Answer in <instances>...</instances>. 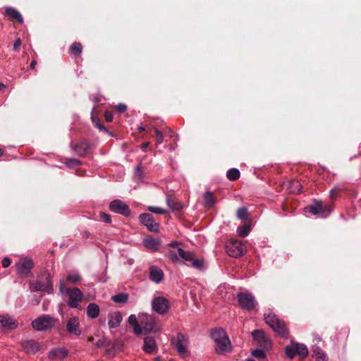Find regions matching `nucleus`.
I'll return each instance as SVG.
<instances>
[{
	"mask_svg": "<svg viewBox=\"0 0 361 361\" xmlns=\"http://www.w3.org/2000/svg\"><path fill=\"white\" fill-rule=\"evenodd\" d=\"M109 209L114 213L129 216L131 214L129 206L119 199L114 200L109 203Z\"/></svg>",
	"mask_w": 361,
	"mask_h": 361,
	"instance_id": "nucleus-10",
	"label": "nucleus"
},
{
	"mask_svg": "<svg viewBox=\"0 0 361 361\" xmlns=\"http://www.w3.org/2000/svg\"><path fill=\"white\" fill-rule=\"evenodd\" d=\"M143 245L148 250L156 252L159 249L161 240L159 238L148 237L143 240Z\"/></svg>",
	"mask_w": 361,
	"mask_h": 361,
	"instance_id": "nucleus-23",
	"label": "nucleus"
},
{
	"mask_svg": "<svg viewBox=\"0 0 361 361\" xmlns=\"http://www.w3.org/2000/svg\"><path fill=\"white\" fill-rule=\"evenodd\" d=\"M90 236V233L89 231H85L83 233H82V237L84 238H88Z\"/></svg>",
	"mask_w": 361,
	"mask_h": 361,
	"instance_id": "nucleus-52",
	"label": "nucleus"
},
{
	"mask_svg": "<svg viewBox=\"0 0 361 361\" xmlns=\"http://www.w3.org/2000/svg\"><path fill=\"white\" fill-rule=\"evenodd\" d=\"M99 217L106 224H110L111 222V216L108 214L100 212Z\"/></svg>",
	"mask_w": 361,
	"mask_h": 361,
	"instance_id": "nucleus-43",
	"label": "nucleus"
},
{
	"mask_svg": "<svg viewBox=\"0 0 361 361\" xmlns=\"http://www.w3.org/2000/svg\"><path fill=\"white\" fill-rule=\"evenodd\" d=\"M56 324L54 317L49 314H43L32 321V325L36 331H47L52 329Z\"/></svg>",
	"mask_w": 361,
	"mask_h": 361,
	"instance_id": "nucleus-7",
	"label": "nucleus"
},
{
	"mask_svg": "<svg viewBox=\"0 0 361 361\" xmlns=\"http://www.w3.org/2000/svg\"><path fill=\"white\" fill-rule=\"evenodd\" d=\"M178 245H179V243L176 240H173V241L171 242L170 243H169L168 246L170 247H175Z\"/></svg>",
	"mask_w": 361,
	"mask_h": 361,
	"instance_id": "nucleus-50",
	"label": "nucleus"
},
{
	"mask_svg": "<svg viewBox=\"0 0 361 361\" xmlns=\"http://www.w3.org/2000/svg\"><path fill=\"white\" fill-rule=\"evenodd\" d=\"M140 131L142 132V131H144L145 130V128H140Z\"/></svg>",
	"mask_w": 361,
	"mask_h": 361,
	"instance_id": "nucleus-57",
	"label": "nucleus"
},
{
	"mask_svg": "<svg viewBox=\"0 0 361 361\" xmlns=\"http://www.w3.org/2000/svg\"><path fill=\"white\" fill-rule=\"evenodd\" d=\"M82 44L80 42H75L72 44L70 50L69 54L71 55H75L76 56H78L82 53Z\"/></svg>",
	"mask_w": 361,
	"mask_h": 361,
	"instance_id": "nucleus-31",
	"label": "nucleus"
},
{
	"mask_svg": "<svg viewBox=\"0 0 361 361\" xmlns=\"http://www.w3.org/2000/svg\"><path fill=\"white\" fill-rule=\"evenodd\" d=\"M291 185L294 188L292 190L293 192L299 193L302 191V185L298 180H293L291 182Z\"/></svg>",
	"mask_w": 361,
	"mask_h": 361,
	"instance_id": "nucleus-41",
	"label": "nucleus"
},
{
	"mask_svg": "<svg viewBox=\"0 0 361 361\" xmlns=\"http://www.w3.org/2000/svg\"><path fill=\"white\" fill-rule=\"evenodd\" d=\"M0 323L4 328H6L10 330L15 329L18 327V322L11 317L8 315H1L0 314Z\"/></svg>",
	"mask_w": 361,
	"mask_h": 361,
	"instance_id": "nucleus-22",
	"label": "nucleus"
},
{
	"mask_svg": "<svg viewBox=\"0 0 361 361\" xmlns=\"http://www.w3.org/2000/svg\"><path fill=\"white\" fill-rule=\"evenodd\" d=\"M216 202V198L214 197L213 193L210 191H207L204 194L203 197V204L204 205L207 207L210 208L212 207L213 205Z\"/></svg>",
	"mask_w": 361,
	"mask_h": 361,
	"instance_id": "nucleus-28",
	"label": "nucleus"
},
{
	"mask_svg": "<svg viewBox=\"0 0 361 361\" xmlns=\"http://www.w3.org/2000/svg\"><path fill=\"white\" fill-rule=\"evenodd\" d=\"M89 145L87 142H82L75 145L73 147V150L79 156H85L88 150Z\"/></svg>",
	"mask_w": 361,
	"mask_h": 361,
	"instance_id": "nucleus-29",
	"label": "nucleus"
},
{
	"mask_svg": "<svg viewBox=\"0 0 361 361\" xmlns=\"http://www.w3.org/2000/svg\"><path fill=\"white\" fill-rule=\"evenodd\" d=\"M307 211L313 215H318L323 212V205L321 202H317L314 204L307 207Z\"/></svg>",
	"mask_w": 361,
	"mask_h": 361,
	"instance_id": "nucleus-30",
	"label": "nucleus"
},
{
	"mask_svg": "<svg viewBox=\"0 0 361 361\" xmlns=\"http://www.w3.org/2000/svg\"><path fill=\"white\" fill-rule=\"evenodd\" d=\"M10 264H11L10 259L8 258V257L4 258V259L2 260V266H3V267L6 268Z\"/></svg>",
	"mask_w": 361,
	"mask_h": 361,
	"instance_id": "nucleus-48",
	"label": "nucleus"
},
{
	"mask_svg": "<svg viewBox=\"0 0 361 361\" xmlns=\"http://www.w3.org/2000/svg\"><path fill=\"white\" fill-rule=\"evenodd\" d=\"M226 177L229 180L235 181L240 178V171L237 169H230L226 173Z\"/></svg>",
	"mask_w": 361,
	"mask_h": 361,
	"instance_id": "nucleus-33",
	"label": "nucleus"
},
{
	"mask_svg": "<svg viewBox=\"0 0 361 361\" xmlns=\"http://www.w3.org/2000/svg\"><path fill=\"white\" fill-rule=\"evenodd\" d=\"M285 353L290 359H293L296 355L304 358L307 356L308 350L304 344L291 341L290 344L285 348Z\"/></svg>",
	"mask_w": 361,
	"mask_h": 361,
	"instance_id": "nucleus-6",
	"label": "nucleus"
},
{
	"mask_svg": "<svg viewBox=\"0 0 361 361\" xmlns=\"http://www.w3.org/2000/svg\"><path fill=\"white\" fill-rule=\"evenodd\" d=\"M17 272L21 277H27L33 267V262L28 258H23L16 264Z\"/></svg>",
	"mask_w": 361,
	"mask_h": 361,
	"instance_id": "nucleus-14",
	"label": "nucleus"
},
{
	"mask_svg": "<svg viewBox=\"0 0 361 361\" xmlns=\"http://www.w3.org/2000/svg\"><path fill=\"white\" fill-rule=\"evenodd\" d=\"M21 46V39L20 38H17L15 39L13 43V50L18 52L20 50V47Z\"/></svg>",
	"mask_w": 361,
	"mask_h": 361,
	"instance_id": "nucleus-45",
	"label": "nucleus"
},
{
	"mask_svg": "<svg viewBox=\"0 0 361 361\" xmlns=\"http://www.w3.org/2000/svg\"><path fill=\"white\" fill-rule=\"evenodd\" d=\"M155 361H161V357H157L155 358Z\"/></svg>",
	"mask_w": 361,
	"mask_h": 361,
	"instance_id": "nucleus-56",
	"label": "nucleus"
},
{
	"mask_svg": "<svg viewBox=\"0 0 361 361\" xmlns=\"http://www.w3.org/2000/svg\"><path fill=\"white\" fill-rule=\"evenodd\" d=\"M104 117H105V120L107 121V122H111L113 121V118H114V116L110 112H105L104 114Z\"/></svg>",
	"mask_w": 361,
	"mask_h": 361,
	"instance_id": "nucleus-47",
	"label": "nucleus"
},
{
	"mask_svg": "<svg viewBox=\"0 0 361 361\" xmlns=\"http://www.w3.org/2000/svg\"><path fill=\"white\" fill-rule=\"evenodd\" d=\"M264 320L275 332L283 338H288L289 331L285 323L274 313L264 314Z\"/></svg>",
	"mask_w": 361,
	"mask_h": 361,
	"instance_id": "nucleus-4",
	"label": "nucleus"
},
{
	"mask_svg": "<svg viewBox=\"0 0 361 361\" xmlns=\"http://www.w3.org/2000/svg\"><path fill=\"white\" fill-rule=\"evenodd\" d=\"M60 290L62 293H65L68 296L66 301L67 305L71 308H76L81 310L82 307L80 302L82 301L83 293L78 288H68L64 290L62 284L60 286Z\"/></svg>",
	"mask_w": 361,
	"mask_h": 361,
	"instance_id": "nucleus-5",
	"label": "nucleus"
},
{
	"mask_svg": "<svg viewBox=\"0 0 361 361\" xmlns=\"http://www.w3.org/2000/svg\"><path fill=\"white\" fill-rule=\"evenodd\" d=\"M341 190V188H339L338 186H335V187H334V188L331 190V191H330V196H331V199H335V198H336V197L338 196V195H339V193H340Z\"/></svg>",
	"mask_w": 361,
	"mask_h": 361,
	"instance_id": "nucleus-42",
	"label": "nucleus"
},
{
	"mask_svg": "<svg viewBox=\"0 0 361 361\" xmlns=\"http://www.w3.org/2000/svg\"><path fill=\"white\" fill-rule=\"evenodd\" d=\"M4 14L11 19L16 20V21L20 24H23L24 22L20 13L13 7H6L5 8Z\"/></svg>",
	"mask_w": 361,
	"mask_h": 361,
	"instance_id": "nucleus-25",
	"label": "nucleus"
},
{
	"mask_svg": "<svg viewBox=\"0 0 361 361\" xmlns=\"http://www.w3.org/2000/svg\"><path fill=\"white\" fill-rule=\"evenodd\" d=\"M317 361H325V355L319 354L317 357Z\"/></svg>",
	"mask_w": 361,
	"mask_h": 361,
	"instance_id": "nucleus-49",
	"label": "nucleus"
},
{
	"mask_svg": "<svg viewBox=\"0 0 361 361\" xmlns=\"http://www.w3.org/2000/svg\"><path fill=\"white\" fill-rule=\"evenodd\" d=\"M157 350V345L153 336H147L144 338L143 350L145 353L151 354Z\"/></svg>",
	"mask_w": 361,
	"mask_h": 361,
	"instance_id": "nucleus-21",
	"label": "nucleus"
},
{
	"mask_svg": "<svg viewBox=\"0 0 361 361\" xmlns=\"http://www.w3.org/2000/svg\"><path fill=\"white\" fill-rule=\"evenodd\" d=\"M148 145H149L148 142H144L141 145V149L145 151L147 149V147H148Z\"/></svg>",
	"mask_w": 361,
	"mask_h": 361,
	"instance_id": "nucleus-51",
	"label": "nucleus"
},
{
	"mask_svg": "<svg viewBox=\"0 0 361 361\" xmlns=\"http://www.w3.org/2000/svg\"><path fill=\"white\" fill-rule=\"evenodd\" d=\"M252 355L255 357H258V358H261V359H263L266 357V354H265L264 351L262 349H255V350H253L252 352Z\"/></svg>",
	"mask_w": 361,
	"mask_h": 361,
	"instance_id": "nucleus-40",
	"label": "nucleus"
},
{
	"mask_svg": "<svg viewBox=\"0 0 361 361\" xmlns=\"http://www.w3.org/2000/svg\"><path fill=\"white\" fill-rule=\"evenodd\" d=\"M188 343V339L184 334H178L175 347L180 356L186 357L190 355V352L187 350Z\"/></svg>",
	"mask_w": 361,
	"mask_h": 361,
	"instance_id": "nucleus-13",
	"label": "nucleus"
},
{
	"mask_svg": "<svg viewBox=\"0 0 361 361\" xmlns=\"http://www.w3.org/2000/svg\"><path fill=\"white\" fill-rule=\"evenodd\" d=\"M253 339L257 344L264 348H269L271 345L270 339L266 336L262 330L257 329L252 332Z\"/></svg>",
	"mask_w": 361,
	"mask_h": 361,
	"instance_id": "nucleus-17",
	"label": "nucleus"
},
{
	"mask_svg": "<svg viewBox=\"0 0 361 361\" xmlns=\"http://www.w3.org/2000/svg\"><path fill=\"white\" fill-rule=\"evenodd\" d=\"M236 216L238 219L240 220H245L248 216L247 209L245 207H242L238 209Z\"/></svg>",
	"mask_w": 361,
	"mask_h": 361,
	"instance_id": "nucleus-37",
	"label": "nucleus"
},
{
	"mask_svg": "<svg viewBox=\"0 0 361 361\" xmlns=\"http://www.w3.org/2000/svg\"><path fill=\"white\" fill-rule=\"evenodd\" d=\"M65 164L69 168L78 166L80 164V161L77 159H68L65 161Z\"/></svg>",
	"mask_w": 361,
	"mask_h": 361,
	"instance_id": "nucleus-39",
	"label": "nucleus"
},
{
	"mask_svg": "<svg viewBox=\"0 0 361 361\" xmlns=\"http://www.w3.org/2000/svg\"><path fill=\"white\" fill-rule=\"evenodd\" d=\"M46 283H44L41 279L37 280L35 283H32L30 285V288L32 291L44 290L50 293L53 291V286L51 282L50 278L47 276L45 278Z\"/></svg>",
	"mask_w": 361,
	"mask_h": 361,
	"instance_id": "nucleus-16",
	"label": "nucleus"
},
{
	"mask_svg": "<svg viewBox=\"0 0 361 361\" xmlns=\"http://www.w3.org/2000/svg\"><path fill=\"white\" fill-rule=\"evenodd\" d=\"M227 253L233 257H239L242 256L245 251V247L242 242L237 240H231L226 243Z\"/></svg>",
	"mask_w": 361,
	"mask_h": 361,
	"instance_id": "nucleus-9",
	"label": "nucleus"
},
{
	"mask_svg": "<svg viewBox=\"0 0 361 361\" xmlns=\"http://www.w3.org/2000/svg\"><path fill=\"white\" fill-rule=\"evenodd\" d=\"M152 308L157 314L164 315L169 309V302L162 296L155 297L152 301Z\"/></svg>",
	"mask_w": 361,
	"mask_h": 361,
	"instance_id": "nucleus-12",
	"label": "nucleus"
},
{
	"mask_svg": "<svg viewBox=\"0 0 361 361\" xmlns=\"http://www.w3.org/2000/svg\"><path fill=\"white\" fill-rule=\"evenodd\" d=\"M3 154V151L1 149H0V155H1Z\"/></svg>",
	"mask_w": 361,
	"mask_h": 361,
	"instance_id": "nucleus-59",
	"label": "nucleus"
},
{
	"mask_svg": "<svg viewBox=\"0 0 361 361\" xmlns=\"http://www.w3.org/2000/svg\"><path fill=\"white\" fill-rule=\"evenodd\" d=\"M116 111L119 113V114H121V113H123L126 111L127 109V106L124 104H118L116 106Z\"/></svg>",
	"mask_w": 361,
	"mask_h": 361,
	"instance_id": "nucleus-46",
	"label": "nucleus"
},
{
	"mask_svg": "<svg viewBox=\"0 0 361 361\" xmlns=\"http://www.w3.org/2000/svg\"><path fill=\"white\" fill-rule=\"evenodd\" d=\"M246 361H255V360H252V359H248V360H247Z\"/></svg>",
	"mask_w": 361,
	"mask_h": 361,
	"instance_id": "nucleus-58",
	"label": "nucleus"
},
{
	"mask_svg": "<svg viewBox=\"0 0 361 361\" xmlns=\"http://www.w3.org/2000/svg\"><path fill=\"white\" fill-rule=\"evenodd\" d=\"M65 329L69 336H80L82 334L80 322L78 317L73 316L69 317L65 324Z\"/></svg>",
	"mask_w": 361,
	"mask_h": 361,
	"instance_id": "nucleus-8",
	"label": "nucleus"
},
{
	"mask_svg": "<svg viewBox=\"0 0 361 361\" xmlns=\"http://www.w3.org/2000/svg\"><path fill=\"white\" fill-rule=\"evenodd\" d=\"M112 301L115 303H126L128 300V295L127 293H118L111 297Z\"/></svg>",
	"mask_w": 361,
	"mask_h": 361,
	"instance_id": "nucleus-32",
	"label": "nucleus"
},
{
	"mask_svg": "<svg viewBox=\"0 0 361 361\" xmlns=\"http://www.w3.org/2000/svg\"><path fill=\"white\" fill-rule=\"evenodd\" d=\"M237 300L240 306L246 310L250 311L255 307V297L250 293H240L237 295Z\"/></svg>",
	"mask_w": 361,
	"mask_h": 361,
	"instance_id": "nucleus-11",
	"label": "nucleus"
},
{
	"mask_svg": "<svg viewBox=\"0 0 361 361\" xmlns=\"http://www.w3.org/2000/svg\"><path fill=\"white\" fill-rule=\"evenodd\" d=\"M23 350L26 354L35 355L40 350L39 343L35 340H25L20 343Z\"/></svg>",
	"mask_w": 361,
	"mask_h": 361,
	"instance_id": "nucleus-18",
	"label": "nucleus"
},
{
	"mask_svg": "<svg viewBox=\"0 0 361 361\" xmlns=\"http://www.w3.org/2000/svg\"><path fill=\"white\" fill-rule=\"evenodd\" d=\"M68 355V350L64 348H56L49 351L48 358L50 360H63Z\"/></svg>",
	"mask_w": 361,
	"mask_h": 361,
	"instance_id": "nucleus-24",
	"label": "nucleus"
},
{
	"mask_svg": "<svg viewBox=\"0 0 361 361\" xmlns=\"http://www.w3.org/2000/svg\"><path fill=\"white\" fill-rule=\"evenodd\" d=\"M251 228L250 225H243L237 228L238 235L240 238H245L248 235L250 232Z\"/></svg>",
	"mask_w": 361,
	"mask_h": 361,
	"instance_id": "nucleus-34",
	"label": "nucleus"
},
{
	"mask_svg": "<svg viewBox=\"0 0 361 361\" xmlns=\"http://www.w3.org/2000/svg\"><path fill=\"white\" fill-rule=\"evenodd\" d=\"M36 64H37V61H36L35 60H32V61H31V63H30V68H31V69H34V68H35V66H36Z\"/></svg>",
	"mask_w": 361,
	"mask_h": 361,
	"instance_id": "nucleus-53",
	"label": "nucleus"
},
{
	"mask_svg": "<svg viewBox=\"0 0 361 361\" xmlns=\"http://www.w3.org/2000/svg\"><path fill=\"white\" fill-rule=\"evenodd\" d=\"M140 222L145 226L151 232L157 233L159 231V224L154 221V217L148 213H143L139 216Z\"/></svg>",
	"mask_w": 361,
	"mask_h": 361,
	"instance_id": "nucleus-15",
	"label": "nucleus"
},
{
	"mask_svg": "<svg viewBox=\"0 0 361 361\" xmlns=\"http://www.w3.org/2000/svg\"><path fill=\"white\" fill-rule=\"evenodd\" d=\"M122 320L123 315L121 312L116 311L109 313L108 315V325L109 329H114L118 327Z\"/></svg>",
	"mask_w": 361,
	"mask_h": 361,
	"instance_id": "nucleus-19",
	"label": "nucleus"
},
{
	"mask_svg": "<svg viewBox=\"0 0 361 361\" xmlns=\"http://www.w3.org/2000/svg\"><path fill=\"white\" fill-rule=\"evenodd\" d=\"M149 279L156 283H159L164 279L163 271L157 266H151L149 269Z\"/></svg>",
	"mask_w": 361,
	"mask_h": 361,
	"instance_id": "nucleus-20",
	"label": "nucleus"
},
{
	"mask_svg": "<svg viewBox=\"0 0 361 361\" xmlns=\"http://www.w3.org/2000/svg\"><path fill=\"white\" fill-rule=\"evenodd\" d=\"M6 86L4 83L0 82V91H2L5 89Z\"/></svg>",
	"mask_w": 361,
	"mask_h": 361,
	"instance_id": "nucleus-55",
	"label": "nucleus"
},
{
	"mask_svg": "<svg viewBox=\"0 0 361 361\" xmlns=\"http://www.w3.org/2000/svg\"><path fill=\"white\" fill-rule=\"evenodd\" d=\"M211 337L216 343V351L218 354H224L231 351V343L226 333L221 329L213 330Z\"/></svg>",
	"mask_w": 361,
	"mask_h": 361,
	"instance_id": "nucleus-3",
	"label": "nucleus"
},
{
	"mask_svg": "<svg viewBox=\"0 0 361 361\" xmlns=\"http://www.w3.org/2000/svg\"><path fill=\"white\" fill-rule=\"evenodd\" d=\"M167 257L174 263H184L199 270L204 269L203 259L196 258L195 252L184 250L180 247L177 248V250H170Z\"/></svg>",
	"mask_w": 361,
	"mask_h": 361,
	"instance_id": "nucleus-1",
	"label": "nucleus"
},
{
	"mask_svg": "<svg viewBox=\"0 0 361 361\" xmlns=\"http://www.w3.org/2000/svg\"><path fill=\"white\" fill-rule=\"evenodd\" d=\"M155 130V138L158 144L162 143L164 140V136L162 133L157 128H154Z\"/></svg>",
	"mask_w": 361,
	"mask_h": 361,
	"instance_id": "nucleus-44",
	"label": "nucleus"
},
{
	"mask_svg": "<svg viewBox=\"0 0 361 361\" xmlns=\"http://www.w3.org/2000/svg\"><path fill=\"white\" fill-rule=\"evenodd\" d=\"M147 210L150 212L157 214H165L168 212V211L162 207H156V206H149L147 207Z\"/></svg>",
	"mask_w": 361,
	"mask_h": 361,
	"instance_id": "nucleus-38",
	"label": "nucleus"
},
{
	"mask_svg": "<svg viewBox=\"0 0 361 361\" xmlns=\"http://www.w3.org/2000/svg\"><path fill=\"white\" fill-rule=\"evenodd\" d=\"M166 203L168 206L173 210H180L183 208V204L180 202H176L169 197L166 198Z\"/></svg>",
	"mask_w": 361,
	"mask_h": 361,
	"instance_id": "nucleus-35",
	"label": "nucleus"
},
{
	"mask_svg": "<svg viewBox=\"0 0 361 361\" xmlns=\"http://www.w3.org/2000/svg\"><path fill=\"white\" fill-rule=\"evenodd\" d=\"M96 126L99 129V130H105V128L99 123H97L96 124Z\"/></svg>",
	"mask_w": 361,
	"mask_h": 361,
	"instance_id": "nucleus-54",
	"label": "nucleus"
},
{
	"mask_svg": "<svg viewBox=\"0 0 361 361\" xmlns=\"http://www.w3.org/2000/svg\"><path fill=\"white\" fill-rule=\"evenodd\" d=\"M138 317H137L135 314H130L128 317V323L133 326V331L137 335L139 336L142 334V329H140V323L137 322Z\"/></svg>",
	"mask_w": 361,
	"mask_h": 361,
	"instance_id": "nucleus-27",
	"label": "nucleus"
},
{
	"mask_svg": "<svg viewBox=\"0 0 361 361\" xmlns=\"http://www.w3.org/2000/svg\"><path fill=\"white\" fill-rule=\"evenodd\" d=\"M138 319L140 323V329L142 333H156L161 330L162 324L159 319L153 314L146 312H140L138 314Z\"/></svg>",
	"mask_w": 361,
	"mask_h": 361,
	"instance_id": "nucleus-2",
	"label": "nucleus"
},
{
	"mask_svg": "<svg viewBox=\"0 0 361 361\" xmlns=\"http://www.w3.org/2000/svg\"><path fill=\"white\" fill-rule=\"evenodd\" d=\"M100 308L96 303H90L86 308V313L88 318L96 319L99 315Z\"/></svg>",
	"mask_w": 361,
	"mask_h": 361,
	"instance_id": "nucleus-26",
	"label": "nucleus"
},
{
	"mask_svg": "<svg viewBox=\"0 0 361 361\" xmlns=\"http://www.w3.org/2000/svg\"><path fill=\"white\" fill-rule=\"evenodd\" d=\"M66 280L72 283H75L81 280V276L78 272L74 271L68 274Z\"/></svg>",
	"mask_w": 361,
	"mask_h": 361,
	"instance_id": "nucleus-36",
	"label": "nucleus"
}]
</instances>
